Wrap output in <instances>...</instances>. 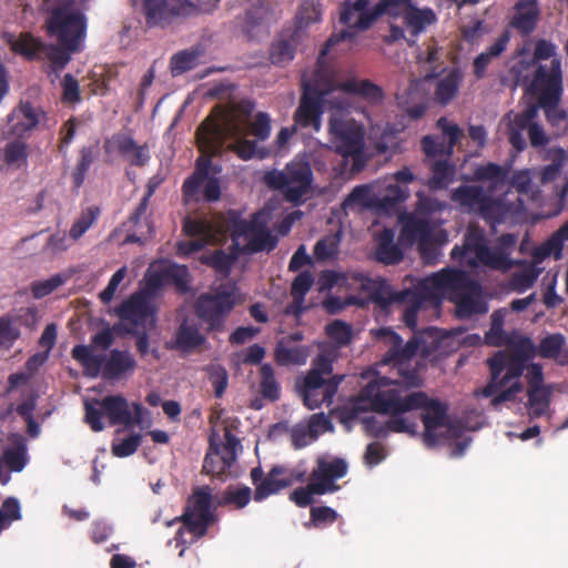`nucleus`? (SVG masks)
<instances>
[{"instance_id": "nucleus-45", "label": "nucleus", "mask_w": 568, "mask_h": 568, "mask_svg": "<svg viewBox=\"0 0 568 568\" xmlns=\"http://www.w3.org/2000/svg\"><path fill=\"white\" fill-rule=\"evenodd\" d=\"M258 393L270 402H276L281 396V386L275 377L274 368L271 364H262L260 367Z\"/></svg>"}, {"instance_id": "nucleus-56", "label": "nucleus", "mask_w": 568, "mask_h": 568, "mask_svg": "<svg viewBox=\"0 0 568 568\" xmlns=\"http://www.w3.org/2000/svg\"><path fill=\"white\" fill-rule=\"evenodd\" d=\"M325 334L338 346H347L353 339L352 325L342 320H334L327 324Z\"/></svg>"}, {"instance_id": "nucleus-11", "label": "nucleus", "mask_w": 568, "mask_h": 568, "mask_svg": "<svg viewBox=\"0 0 568 568\" xmlns=\"http://www.w3.org/2000/svg\"><path fill=\"white\" fill-rule=\"evenodd\" d=\"M334 91V80L322 77L320 71L308 81H303V94L295 111L294 121L300 126L320 128L325 98Z\"/></svg>"}, {"instance_id": "nucleus-31", "label": "nucleus", "mask_w": 568, "mask_h": 568, "mask_svg": "<svg viewBox=\"0 0 568 568\" xmlns=\"http://www.w3.org/2000/svg\"><path fill=\"white\" fill-rule=\"evenodd\" d=\"M205 342L206 337L201 333L200 325L185 318L175 331L172 348L183 353H192Z\"/></svg>"}, {"instance_id": "nucleus-55", "label": "nucleus", "mask_w": 568, "mask_h": 568, "mask_svg": "<svg viewBox=\"0 0 568 568\" xmlns=\"http://www.w3.org/2000/svg\"><path fill=\"white\" fill-rule=\"evenodd\" d=\"M231 460L225 456H220V448L211 443L202 466L203 473L212 476L221 475L231 466Z\"/></svg>"}, {"instance_id": "nucleus-2", "label": "nucleus", "mask_w": 568, "mask_h": 568, "mask_svg": "<svg viewBox=\"0 0 568 568\" xmlns=\"http://www.w3.org/2000/svg\"><path fill=\"white\" fill-rule=\"evenodd\" d=\"M253 109L251 101H241L234 111L216 105L199 125L194 142H225L227 139L251 142L247 136L262 142L267 140L272 130L271 116L263 111L251 116Z\"/></svg>"}, {"instance_id": "nucleus-62", "label": "nucleus", "mask_w": 568, "mask_h": 568, "mask_svg": "<svg viewBox=\"0 0 568 568\" xmlns=\"http://www.w3.org/2000/svg\"><path fill=\"white\" fill-rule=\"evenodd\" d=\"M321 19L320 4L315 0H304L296 14V23L298 28H304Z\"/></svg>"}, {"instance_id": "nucleus-12", "label": "nucleus", "mask_w": 568, "mask_h": 568, "mask_svg": "<svg viewBox=\"0 0 568 568\" xmlns=\"http://www.w3.org/2000/svg\"><path fill=\"white\" fill-rule=\"evenodd\" d=\"M525 93L536 100L535 105L561 101L564 75L560 58H552L549 64L537 63L527 83Z\"/></svg>"}, {"instance_id": "nucleus-63", "label": "nucleus", "mask_w": 568, "mask_h": 568, "mask_svg": "<svg viewBox=\"0 0 568 568\" xmlns=\"http://www.w3.org/2000/svg\"><path fill=\"white\" fill-rule=\"evenodd\" d=\"M236 257L225 253L223 250H216L211 255L203 257L202 262L221 274L227 275Z\"/></svg>"}, {"instance_id": "nucleus-40", "label": "nucleus", "mask_w": 568, "mask_h": 568, "mask_svg": "<svg viewBox=\"0 0 568 568\" xmlns=\"http://www.w3.org/2000/svg\"><path fill=\"white\" fill-rule=\"evenodd\" d=\"M560 102L551 101L548 104L538 105V109L544 111L546 120L557 138H561L568 132V112L560 106Z\"/></svg>"}, {"instance_id": "nucleus-43", "label": "nucleus", "mask_w": 568, "mask_h": 568, "mask_svg": "<svg viewBox=\"0 0 568 568\" xmlns=\"http://www.w3.org/2000/svg\"><path fill=\"white\" fill-rule=\"evenodd\" d=\"M252 498V490L247 486L226 487L215 499V507L234 506L236 509L244 508Z\"/></svg>"}, {"instance_id": "nucleus-19", "label": "nucleus", "mask_w": 568, "mask_h": 568, "mask_svg": "<svg viewBox=\"0 0 568 568\" xmlns=\"http://www.w3.org/2000/svg\"><path fill=\"white\" fill-rule=\"evenodd\" d=\"M192 4L182 0H143L142 12L150 28H165L190 13Z\"/></svg>"}, {"instance_id": "nucleus-18", "label": "nucleus", "mask_w": 568, "mask_h": 568, "mask_svg": "<svg viewBox=\"0 0 568 568\" xmlns=\"http://www.w3.org/2000/svg\"><path fill=\"white\" fill-rule=\"evenodd\" d=\"M115 315L128 324L126 328H145L154 325L155 310L146 293L136 292L114 310Z\"/></svg>"}, {"instance_id": "nucleus-3", "label": "nucleus", "mask_w": 568, "mask_h": 568, "mask_svg": "<svg viewBox=\"0 0 568 568\" xmlns=\"http://www.w3.org/2000/svg\"><path fill=\"white\" fill-rule=\"evenodd\" d=\"M359 398L367 402L369 409L379 415L388 416L385 423L371 416L363 419L366 434L374 438H383L388 433L407 434L416 436L418 424L415 418L404 416L399 406L400 382L385 376H377L369 381L359 392Z\"/></svg>"}, {"instance_id": "nucleus-23", "label": "nucleus", "mask_w": 568, "mask_h": 568, "mask_svg": "<svg viewBox=\"0 0 568 568\" xmlns=\"http://www.w3.org/2000/svg\"><path fill=\"white\" fill-rule=\"evenodd\" d=\"M41 115L43 113L31 103H21L19 110L14 111L8 121V134L13 139L11 142L28 139L39 124Z\"/></svg>"}, {"instance_id": "nucleus-61", "label": "nucleus", "mask_w": 568, "mask_h": 568, "mask_svg": "<svg viewBox=\"0 0 568 568\" xmlns=\"http://www.w3.org/2000/svg\"><path fill=\"white\" fill-rule=\"evenodd\" d=\"M266 11L267 9L262 2L260 7L247 10L244 18H236V23L248 39L252 38L253 30L262 23Z\"/></svg>"}, {"instance_id": "nucleus-51", "label": "nucleus", "mask_w": 568, "mask_h": 568, "mask_svg": "<svg viewBox=\"0 0 568 568\" xmlns=\"http://www.w3.org/2000/svg\"><path fill=\"white\" fill-rule=\"evenodd\" d=\"M4 465L11 470L19 473L28 463L27 445L22 437H18L11 447L2 454Z\"/></svg>"}, {"instance_id": "nucleus-37", "label": "nucleus", "mask_w": 568, "mask_h": 568, "mask_svg": "<svg viewBox=\"0 0 568 568\" xmlns=\"http://www.w3.org/2000/svg\"><path fill=\"white\" fill-rule=\"evenodd\" d=\"M335 152L342 155V165L351 164L349 174L359 173L366 165L365 146L367 144H334Z\"/></svg>"}, {"instance_id": "nucleus-10", "label": "nucleus", "mask_w": 568, "mask_h": 568, "mask_svg": "<svg viewBox=\"0 0 568 568\" xmlns=\"http://www.w3.org/2000/svg\"><path fill=\"white\" fill-rule=\"evenodd\" d=\"M266 184L283 193L288 202L300 204L307 194L313 182V172L308 162L294 160L282 171L265 174Z\"/></svg>"}, {"instance_id": "nucleus-14", "label": "nucleus", "mask_w": 568, "mask_h": 568, "mask_svg": "<svg viewBox=\"0 0 568 568\" xmlns=\"http://www.w3.org/2000/svg\"><path fill=\"white\" fill-rule=\"evenodd\" d=\"M45 28L48 34L57 37L62 47L69 51H77L85 32V17L67 7H58L50 12Z\"/></svg>"}, {"instance_id": "nucleus-15", "label": "nucleus", "mask_w": 568, "mask_h": 568, "mask_svg": "<svg viewBox=\"0 0 568 568\" xmlns=\"http://www.w3.org/2000/svg\"><path fill=\"white\" fill-rule=\"evenodd\" d=\"M450 256L455 261H465L469 265H476L479 262L491 267L501 266L507 257L503 250H490L485 235L478 229H469L465 234L463 246L455 245Z\"/></svg>"}, {"instance_id": "nucleus-60", "label": "nucleus", "mask_w": 568, "mask_h": 568, "mask_svg": "<svg viewBox=\"0 0 568 568\" xmlns=\"http://www.w3.org/2000/svg\"><path fill=\"white\" fill-rule=\"evenodd\" d=\"M566 343L565 336L560 333L545 336L538 347L537 353L544 358H557Z\"/></svg>"}, {"instance_id": "nucleus-27", "label": "nucleus", "mask_w": 568, "mask_h": 568, "mask_svg": "<svg viewBox=\"0 0 568 568\" xmlns=\"http://www.w3.org/2000/svg\"><path fill=\"white\" fill-rule=\"evenodd\" d=\"M327 382L318 378L315 374H306L302 382H297L300 395L308 409L318 408L322 404H332L333 397H327Z\"/></svg>"}, {"instance_id": "nucleus-33", "label": "nucleus", "mask_w": 568, "mask_h": 568, "mask_svg": "<svg viewBox=\"0 0 568 568\" xmlns=\"http://www.w3.org/2000/svg\"><path fill=\"white\" fill-rule=\"evenodd\" d=\"M400 17L403 18L404 24L413 38H416L426 31L429 26L436 23L437 21L436 13L433 9L428 7L417 8L414 4L403 11Z\"/></svg>"}, {"instance_id": "nucleus-57", "label": "nucleus", "mask_w": 568, "mask_h": 568, "mask_svg": "<svg viewBox=\"0 0 568 568\" xmlns=\"http://www.w3.org/2000/svg\"><path fill=\"white\" fill-rule=\"evenodd\" d=\"M355 205L364 207L376 206V194H373L368 185L355 186L343 202L345 209L354 207Z\"/></svg>"}, {"instance_id": "nucleus-42", "label": "nucleus", "mask_w": 568, "mask_h": 568, "mask_svg": "<svg viewBox=\"0 0 568 568\" xmlns=\"http://www.w3.org/2000/svg\"><path fill=\"white\" fill-rule=\"evenodd\" d=\"M23 315L4 314L0 316V349L9 351L21 337V320Z\"/></svg>"}, {"instance_id": "nucleus-6", "label": "nucleus", "mask_w": 568, "mask_h": 568, "mask_svg": "<svg viewBox=\"0 0 568 568\" xmlns=\"http://www.w3.org/2000/svg\"><path fill=\"white\" fill-rule=\"evenodd\" d=\"M212 503L213 496L210 486L197 487L193 490L182 515L173 520L182 524L175 532L176 546L192 545L207 534L209 527L215 520Z\"/></svg>"}, {"instance_id": "nucleus-26", "label": "nucleus", "mask_w": 568, "mask_h": 568, "mask_svg": "<svg viewBox=\"0 0 568 568\" xmlns=\"http://www.w3.org/2000/svg\"><path fill=\"white\" fill-rule=\"evenodd\" d=\"M329 132L339 142H364L365 128L341 106L329 118Z\"/></svg>"}, {"instance_id": "nucleus-25", "label": "nucleus", "mask_w": 568, "mask_h": 568, "mask_svg": "<svg viewBox=\"0 0 568 568\" xmlns=\"http://www.w3.org/2000/svg\"><path fill=\"white\" fill-rule=\"evenodd\" d=\"M450 301L456 305V314L459 318H470L488 312V304L481 292V286L474 282L462 293L453 295Z\"/></svg>"}, {"instance_id": "nucleus-46", "label": "nucleus", "mask_w": 568, "mask_h": 568, "mask_svg": "<svg viewBox=\"0 0 568 568\" xmlns=\"http://www.w3.org/2000/svg\"><path fill=\"white\" fill-rule=\"evenodd\" d=\"M508 169L496 163H487L479 165L474 171V178L476 181H488L490 185L487 190L494 192L498 186L506 183L508 178Z\"/></svg>"}, {"instance_id": "nucleus-54", "label": "nucleus", "mask_w": 568, "mask_h": 568, "mask_svg": "<svg viewBox=\"0 0 568 568\" xmlns=\"http://www.w3.org/2000/svg\"><path fill=\"white\" fill-rule=\"evenodd\" d=\"M200 55L201 50L199 48L182 50L173 54L170 61L172 75L176 77L194 69L197 64V59Z\"/></svg>"}, {"instance_id": "nucleus-36", "label": "nucleus", "mask_w": 568, "mask_h": 568, "mask_svg": "<svg viewBox=\"0 0 568 568\" xmlns=\"http://www.w3.org/2000/svg\"><path fill=\"white\" fill-rule=\"evenodd\" d=\"M394 236L390 229H384L378 236L376 260L385 265L397 264L404 257L403 251L394 243Z\"/></svg>"}, {"instance_id": "nucleus-52", "label": "nucleus", "mask_w": 568, "mask_h": 568, "mask_svg": "<svg viewBox=\"0 0 568 568\" xmlns=\"http://www.w3.org/2000/svg\"><path fill=\"white\" fill-rule=\"evenodd\" d=\"M527 407L530 418H538L545 415L549 408L551 388L549 386L527 390Z\"/></svg>"}, {"instance_id": "nucleus-41", "label": "nucleus", "mask_w": 568, "mask_h": 568, "mask_svg": "<svg viewBox=\"0 0 568 568\" xmlns=\"http://www.w3.org/2000/svg\"><path fill=\"white\" fill-rule=\"evenodd\" d=\"M510 187L516 190V194L513 191H507L506 193H510V199L515 201L517 197H520L524 202L525 206V213L527 212L526 204H525V197L536 201L538 191L532 190L531 184V175L529 170H521L516 173L510 179ZM526 214L521 219L525 220Z\"/></svg>"}, {"instance_id": "nucleus-64", "label": "nucleus", "mask_w": 568, "mask_h": 568, "mask_svg": "<svg viewBox=\"0 0 568 568\" xmlns=\"http://www.w3.org/2000/svg\"><path fill=\"white\" fill-rule=\"evenodd\" d=\"M99 214L100 210L97 206H91L85 212H83L81 216L72 224L69 231L70 237L73 240L80 239L91 227Z\"/></svg>"}, {"instance_id": "nucleus-17", "label": "nucleus", "mask_w": 568, "mask_h": 568, "mask_svg": "<svg viewBox=\"0 0 568 568\" xmlns=\"http://www.w3.org/2000/svg\"><path fill=\"white\" fill-rule=\"evenodd\" d=\"M538 114V105L529 104L523 112H509L500 125H504L508 134V142H525L527 134L529 142H548L544 129L535 120Z\"/></svg>"}, {"instance_id": "nucleus-39", "label": "nucleus", "mask_w": 568, "mask_h": 568, "mask_svg": "<svg viewBox=\"0 0 568 568\" xmlns=\"http://www.w3.org/2000/svg\"><path fill=\"white\" fill-rule=\"evenodd\" d=\"M463 80V73L458 68L452 69L436 85L435 100L442 105L448 104L457 94Z\"/></svg>"}, {"instance_id": "nucleus-47", "label": "nucleus", "mask_w": 568, "mask_h": 568, "mask_svg": "<svg viewBox=\"0 0 568 568\" xmlns=\"http://www.w3.org/2000/svg\"><path fill=\"white\" fill-rule=\"evenodd\" d=\"M27 144H6L3 149L0 148V171L19 169L27 163Z\"/></svg>"}, {"instance_id": "nucleus-1", "label": "nucleus", "mask_w": 568, "mask_h": 568, "mask_svg": "<svg viewBox=\"0 0 568 568\" xmlns=\"http://www.w3.org/2000/svg\"><path fill=\"white\" fill-rule=\"evenodd\" d=\"M509 349L495 352L486 359L489 371V381L481 388L480 395L490 397V405L498 409L505 402H513L524 390L520 377L527 363L537 354V347L528 336H519L517 339H506L504 343Z\"/></svg>"}, {"instance_id": "nucleus-13", "label": "nucleus", "mask_w": 568, "mask_h": 568, "mask_svg": "<svg viewBox=\"0 0 568 568\" xmlns=\"http://www.w3.org/2000/svg\"><path fill=\"white\" fill-rule=\"evenodd\" d=\"M235 305V290L221 287L214 293L201 294L194 304V311L196 316L207 325V333L223 332L226 317Z\"/></svg>"}, {"instance_id": "nucleus-20", "label": "nucleus", "mask_w": 568, "mask_h": 568, "mask_svg": "<svg viewBox=\"0 0 568 568\" xmlns=\"http://www.w3.org/2000/svg\"><path fill=\"white\" fill-rule=\"evenodd\" d=\"M376 336L379 339H384L386 343L390 345L385 362L398 364V373L400 375V379H397L398 382L404 381L403 371H412L417 369L414 368H407L406 362H409L417 353L418 349V341L414 337L409 339L404 346H403V339L402 337L394 332L389 327H382L376 332Z\"/></svg>"}, {"instance_id": "nucleus-21", "label": "nucleus", "mask_w": 568, "mask_h": 568, "mask_svg": "<svg viewBox=\"0 0 568 568\" xmlns=\"http://www.w3.org/2000/svg\"><path fill=\"white\" fill-rule=\"evenodd\" d=\"M347 470L348 465L343 458L326 459L325 457H318L316 466L310 474V480L323 489V495L332 494L339 490L341 486L335 480L343 478Z\"/></svg>"}, {"instance_id": "nucleus-44", "label": "nucleus", "mask_w": 568, "mask_h": 568, "mask_svg": "<svg viewBox=\"0 0 568 568\" xmlns=\"http://www.w3.org/2000/svg\"><path fill=\"white\" fill-rule=\"evenodd\" d=\"M260 216L261 213H255L253 214L252 219L247 221L241 216L240 212L235 210H230L226 214V227L227 231L231 233L232 239H248Z\"/></svg>"}, {"instance_id": "nucleus-30", "label": "nucleus", "mask_w": 568, "mask_h": 568, "mask_svg": "<svg viewBox=\"0 0 568 568\" xmlns=\"http://www.w3.org/2000/svg\"><path fill=\"white\" fill-rule=\"evenodd\" d=\"M515 14L509 24L523 37H527L536 29L540 11L538 0H518L514 7Z\"/></svg>"}, {"instance_id": "nucleus-32", "label": "nucleus", "mask_w": 568, "mask_h": 568, "mask_svg": "<svg viewBox=\"0 0 568 568\" xmlns=\"http://www.w3.org/2000/svg\"><path fill=\"white\" fill-rule=\"evenodd\" d=\"M286 469L283 466H274L257 485L253 498L255 501H262L271 495L280 493L282 489L293 485V480L285 477Z\"/></svg>"}, {"instance_id": "nucleus-34", "label": "nucleus", "mask_w": 568, "mask_h": 568, "mask_svg": "<svg viewBox=\"0 0 568 568\" xmlns=\"http://www.w3.org/2000/svg\"><path fill=\"white\" fill-rule=\"evenodd\" d=\"M277 237L271 233L266 225V221L263 219L261 214L257 220L252 233L247 239L246 248L251 253H258L262 251H272L277 245Z\"/></svg>"}, {"instance_id": "nucleus-7", "label": "nucleus", "mask_w": 568, "mask_h": 568, "mask_svg": "<svg viewBox=\"0 0 568 568\" xmlns=\"http://www.w3.org/2000/svg\"><path fill=\"white\" fill-rule=\"evenodd\" d=\"M84 410L85 423L95 433L104 429L102 417H105L112 426L122 425L128 428L141 424L143 419L142 404L134 402L131 409L128 399L121 394L85 402Z\"/></svg>"}, {"instance_id": "nucleus-35", "label": "nucleus", "mask_w": 568, "mask_h": 568, "mask_svg": "<svg viewBox=\"0 0 568 568\" xmlns=\"http://www.w3.org/2000/svg\"><path fill=\"white\" fill-rule=\"evenodd\" d=\"M434 274L443 295L446 293H453V295L462 293L475 282L462 270L445 268Z\"/></svg>"}, {"instance_id": "nucleus-24", "label": "nucleus", "mask_w": 568, "mask_h": 568, "mask_svg": "<svg viewBox=\"0 0 568 568\" xmlns=\"http://www.w3.org/2000/svg\"><path fill=\"white\" fill-rule=\"evenodd\" d=\"M335 90L358 97L371 105H379L385 99L382 87L368 79H358L356 77H351L343 81L334 80V91Z\"/></svg>"}, {"instance_id": "nucleus-58", "label": "nucleus", "mask_w": 568, "mask_h": 568, "mask_svg": "<svg viewBox=\"0 0 568 568\" xmlns=\"http://www.w3.org/2000/svg\"><path fill=\"white\" fill-rule=\"evenodd\" d=\"M21 518V505L18 498H6L0 508V534L8 529L12 523L20 520Z\"/></svg>"}, {"instance_id": "nucleus-50", "label": "nucleus", "mask_w": 568, "mask_h": 568, "mask_svg": "<svg viewBox=\"0 0 568 568\" xmlns=\"http://www.w3.org/2000/svg\"><path fill=\"white\" fill-rule=\"evenodd\" d=\"M430 170L432 176L428 180L430 190L445 189L454 180L455 165L449 163L448 160L434 161Z\"/></svg>"}, {"instance_id": "nucleus-5", "label": "nucleus", "mask_w": 568, "mask_h": 568, "mask_svg": "<svg viewBox=\"0 0 568 568\" xmlns=\"http://www.w3.org/2000/svg\"><path fill=\"white\" fill-rule=\"evenodd\" d=\"M452 201L464 212L481 217L494 232H496V225L520 223L525 215V206L520 197L513 201L510 193L494 197L493 192L481 185L458 186L452 193Z\"/></svg>"}, {"instance_id": "nucleus-22", "label": "nucleus", "mask_w": 568, "mask_h": 568, "mask_svg": "<svg viewBox=\"0 0 568 568\" xmlns=\"http://www.w3.org/2000/svg\"><path fill=\"white\" fill-rule=\"evenodd\" d=\"M354 285L367 300L381 307H387L397 303V291H393L385 278L371 277L364 273H354L351 276Z\"/></svg>"}, {"instance_id": "nucleus-29", "label": "nucleus", "mask_w": 568, "mask_h": 568, "mask_svg": "<svg viewBox=\"0 0 568 568\" xmlns=\"http://www.w3.org/2000/svg\"><path fill=\"white\" fill-rule=\"evenodd\" d=\"M435 274L422 280L414 290L397 291V303L406 301H416L425 306V304H437L444 296L439 285H437Z\"/></svg>"}, {"instance_id": "nucleus-53", "label": "nucleus", "mask_w": 568, "mask_h": 568, "mask_svg": "<svg viewBox=\"0 0 568 568\" xmlns=\"http://www.w3.org/2000/svg\"><path fill=\"white\" fill-rule=\"evenodd\" d=\"M72 51L67 50L64 47H58L54 44H45V50L43 51V59L49 60L48 73H53L55 78H59L60 72L67 67L69 61L71 60Z\"/></svg>"}, {"instance_id": "nucleus-28", "label": "nucleus", "mask_w": 568, "mask_h": 568, "mask_svg": "<svg viewBox=\"0 0 568 568\" xmlns=\"http://www.w3.org/2000/svg\"><path fill=\"white\" fill-rule=\"evenodd\" d=\"M3 40L10 47L11 51L26 58L29 61L42 60L45 43L29 32H22L19 36L6 32Z\"/></svg>"}, {"instance_id": "nucleus-49", "label": "nucleus", "mask_w": 568, "mask_h": 568, "mask_svg": "<svg viewBox=\"0 0 568 568\" xmlns=\"http://www.w3.org/2000/svg\"><path fill=\"white\" fill-rule=\"evenodd\" d=\"M408 197L409 190L407 186L389 184L383 193L376 195V206L385 211H393Z\"/></svg>"}, {"instance_id": "nucleus-59", "label": "nucleus", "mask_w": 568, "mask_h": 568, "mask_svg": "<svg viewBox=\"0 0 568 568\" xmlns=\"http://www.w3.org/2000/svg\"><path fill=\"white\" fill-rule=\"evenodd\" d=\"M275 361L278 365L287 366L291 364L302 365L306 362L307 353L304 347H285L278 345L274 352Z\"/></svg>"}, {"instance_id": "nucleus-8", "label": "nucleus", "mask_w": 568, "mask_h": 568, "mask_svg": "<svg viewBox=\"0 0 568 568\" xmlns=\"http://www.w3.org/2000/svg\"><path fill=\"white\" fill-rule=\"evenodd\" d=\"M71 355L84 369L89 377L100 374L105 381H119L131 375L136 368V361L128 351L111 349L108 356L94 355L90 346L78 344Z\"/></svg>"}, {"instance_id": "nucleus-38", "label": "nucleus", "mask_w": 568, "mask_h": 568, "mask_svg": "<svg viewBox=\"0 0 568 568\" xmlns=\"http://www.w3.org/2000/svg\"><path fill=\"white\" fill-rule=\"evenodd\" d=\"M509 42V34L504 32L496 41L474 59V74L476 79H483L486 74V69L494 58L499 57L507 48Z\"/></svg>"}, {"instance_id": "nucleus-48", "label": "nucleus", "mask_w": 568, "mask_h": 568, "mask_svg": "<svg viewBox=\"0 0 568 568\" xmlns=\"http://www.w3.org/2000/svg\"><path fill=\"white\" fill-rule=\"evenodd\" d=\"M297 40L294 36L274 41L270 49V60L275 65H286L295 55Z\"/></svg>"}, {"instance_id": "nucleus-16", "label": "nucleus", "mask_w": 568, "mask_h": 568, "mask_svg": "<svg viewBox=\"0 0 568 568\" xmlns=\"http://www.w3.org/2000/svg\"><path fill=\"white\" fill-rule=\"evenodd\" d=\"M400 232L398 242L405 246L418 244L423 258L428 260L435 251L433 244V225L428 216L413 213H404L399 216Z\"/></svg>"}, {"instance_id": "nucleus-4", "label": "nucleus", "mask_w": 568, "mask_h": 568, "mask_svg": "<svg viewBox=\"0 0 568 568\" xmlns=\"http://www.w3.org/2000/svg\"><path fill=\"white\" fill-rule=\"evenodd\" d=\"M404 381L400 382V402L399 408L404 416L418 409H422L420 419L424 424L423 442L427 447H434L439 443L436 430L440 427H447L454 437L462 434L459 426L453 424L448 418V405L437 398H430L425 392L413 390L424 384L419 371H403Z\"/></svg>"}, {"instance_id": "nucleus-9", "label": "nucleus", "mask_w": 568, "mask_h": 568, "mask_svg": "<svg viewBox=\"0 0 568 568\" xmlns=\"http://www.w3.org/2000/svg\"><path fill=\"white\" fill-rule=\"evenodd\" d=\"M368 6L369 0H355L353 2L345 1L342 4L339 21L341 23L345 24L347 29H344L338 33L331 34V37L326 40L323 48L321 49L316 63L317 67H321L324 57L333 47L342 41L354 39L356 33L359 31L368 30L373 23L382 16L377 14V3L373 10H369Z\"/></svg>"}]
</instances>
